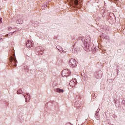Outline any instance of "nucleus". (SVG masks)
<instances>
[{"instance_id": "9", "label": "nucleus", "mask_w": 125, "mask_h": 125, "mask_svg": "<svg viewBox=\"0 0 125 125\" xmlns=\"http://www.w3.org/2000/svg\"><path fill=\"white\" fill-rule=\"evenodd\" d=\"M66 125H69V124H66Z\"/></svg>"}, {"instance_id": "4", "label": "nucleus", "mask_w": 125, "mask_h": 125, "mask_svg": "<svg viewBox=\"0 0 125 125\" xmlns=\"http://www.w3.org/2000/svg\"><path fill=\"white\" fill-rule=\"evenodd\" d=\"M12 61H11V62H12V64L14 66H16V60H14L13 61V59L12 58Z\"/></svg>"}, {"instance_id": "3", "label": "nucleus", "mask_w": 125, "mask_h": 125, "mask_svg": "<svg viewBox=\"0 0 125 125\" xmlns=\"http://www.w3.org/2000/svg\"><path fill=\"white\" fill-rule=\"evenodd\" d=\"M26 45L27 47H31L32 44H31V41H27L26 43Z\"/></svg>"}, {"instance_id": "5", "label": "nucleus", "mask_w": 125, "mask_h": 125, "mask_svg": "<svg viewBox=\"0 0 125 125\" xmlns=\"http://www.w3.org/2000/svg\"><path fill=\"white\" fill-rule=\"evenodd\" d=\"M57 92H59L60 93H61V92H64V90L61 89L60 88H57L56 89Z\"/></svg>"}, {"instance_id": "1", "label": "nucleus", "mask_w": 125, "mask_h": 125, "mask_svg": "<svg viewBox=\"0 0 125 125\" xmlns=\"http://www.w3.org/2000/svg\"><path fill=\"white\" fill-rule=\"evenodd\" d=\"M69 63L70 64L71 66H72L73 68L75 67H77L78 65V62L76 61V60L74 59H71L69 61Z\"/></svg>"}, {"instance_id": "7", "label": "nucleus", "mask_w": 125, "mask_h": 125, "mask_svg": "<svg viewBox=\"0 0 125 125\" xmlns=\"http://www.w3.org/2000/svg\"><path fill=\"white\" fill-rule=\"evenodd\" d=\"M2 23V21H1V19H0V24H1Z\"/></svg>"}, {"instance_id": "8", "label": "nucleus", "mask_w": 125, "mask_h": 125, "mask_svg": "<svg viewBox=\"0 0 125 125\" xmlns=\"http://www.w3.org/2000/svg\"><path fill=\"white\" fill-rule=\"evenodd\" d=\"M115 0V1H117V0Z\"/></svg>"}, {"instance_id": "6", "label": "nucleus", "mask_w": 125, "mask_h": 125, "mask_svg": "<svg viewBox=\"0 0 125 125\" xmlns=\"http://www.w3.org/2000/svg\"><path fill=\"white\" fill-rule=\"evenodd\" d=\"M79 1L77 0H74V3L75 4H76V5H78V3Z\"/></svg>"}, {"instance_id": "2", "label": "nucleus", "mask_w": 125, "mask_h": 125, "mask_svg": "<svg viewBox=\"0 0 125 125\" xmlns=\"http://www.w3.org/2000/svg\"><path fill=\"white\" fill-rule=\"evenodd\" d=\"M75 82L77 83V79H74V80L70 82L69 84L71 87H75V86L76 85V83H75Z\"/></svg>"}]
</instances>
